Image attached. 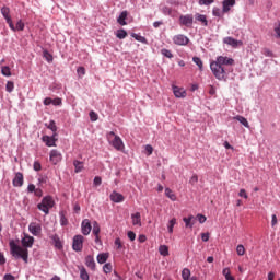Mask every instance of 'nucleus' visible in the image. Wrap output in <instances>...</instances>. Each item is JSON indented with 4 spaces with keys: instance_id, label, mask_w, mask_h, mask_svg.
Segmentation results:
<instances>
[{
    "instance_id": "f257e3e1",
    "label": "nucleus",
    "mask_w": 280,
    "mask_h": 280,
    "mask_svg": "<svg viewBox=\"0 0 280 280\" xmlns=\"http://www.w3.org/2000/svg\"><path fill=\"white\" fill-rule=\"evenodd\" d=\"M233 65H235V59L219 56L214 61L210 63V69L217 80H226L229 74L233 71V68H231Z\"/></svg>"
},
{
    "instance_id": "f03ea898",
    "label": "nucleus",
    "mask_w": 280,
    "mask_h": 280,
    "mask_svg": "<svg viewBox=\"0 0 280 280\" xmlns=\"http://www.w3.org/2000/svg\"><path fill=\"white\" fill-rule=\"evenodd\" d=\"M9 246L11 248V255L13 257H20L21 259H23V261L25 264H27V257H28L27 248H23V247L16 245V243H14V241H11L9 243Z\"/></svg>"
},
{
    "instance_id": "7ed1b4c3",
    "label": "nucleus",
    "mask_w": 280,
    "mask_h": 280,
    "mask_svg": "<svg viewBox=\"0 0 280 280\" xmlns=\"http://www.w3.org/2000/svg\"><path fill=\"white\" fill-rule=\"evenodd\" d=\"M55 205L56 202L54 201V198L51 196H46L42 199L40 203L37 205V209L43 211L45 215H49V209H54Z\"/></svg>"
},
{
    "instance_id": "20e7f679",
    "label": "nucleus",
    "mask_w": 280,
    "mask_h": 280,
    "mask_svg": "<svg viewBox=\"0 0 280 280\" xmlns=\"http://www.w3.org/2000/svg\"><path fill=\"white\" fill-rule=\"evenodd\" d=\"M84 246V236L75 235L72 242V248L75 253H80Z\"/></svg>"
},
{
    "instance_id": "39448f33",
    "label": "nucleus",
    "mask_w": 280,
    "mask_h": 280,
    "mask_svg": "<svg viewBox=\"0 0 280 280\" xmlns=\"http://www.w3.org/2000/svg\"><path fill=\"white\" fill-rule=\"evenodd\" d=\"M109 137H114V140L112 141V145L113 148H115V150H118V151L124 150V140H121L119 136L115 135V131H110Z\"/></svg>"
},
{
    "instance_id": "423d86ee",
    "label": "nucleus",
    "mask_w": 280,
    "mask_h": 280,
    "mask_svg": "<svg viewBox=\"0 0 280 280\" xmlns=\"http://www.w3.org/2000/svg\"><path fill=\"white\" fill-rule=\"evenodd\" d=\"M1 14L5 19L10 30H15L14 28V23L12 22V16L10 15V8L2 7L1 8Z\"/></svg>"
},
{
    "instance_id": "0eeeda50",
    "label": "nucleus",
    "mask_w": 280,
    "mask_h": 280,
    "mask_svg": "<svg viewBox=\"0 0 280 280\" xmlns=\"http://www.w3.org/2000/svg\"><path fill=\"white\" fill-rule=\"evenodd\" d=\"M49 161L52 163V165H58L60 161H62V153H60L58 150L54 149L50 151L49 154Z\"/></svg>"
},
{
    "instance_id": "6e6552de",
    "label": "nucleus",
    "mask_w": 280,
    "mask_h": 280,
    "mask_svg": "<svg viewBox=\"0 0 280 280\" xmlns=\"http://www.w3.org/2000/svg\"><path fill=\"white\" fill-rule=\"evenodd\" d=\"M28 231L34 235L35 237H38L40 233H43V226L39 223L31 222L28 225Z\"/></svg>"
},
{
    "instance_id": "1a4fd4ad",
    "label": "nucleus",
    "mask_w": 280,
    "mask_h": 280,
    "mask_svg": "<svg viewBox=\"0 0 280 280\" xmlns=\"http://www.w3.org/2000/svg\"><path fill=\"white\" fill-rule=\"evenodd\" d=\"M174 45L185 46L189 45V38L183 34L175 35L173 37Z\"/></svg>"
},
{
    "instance_id": "9d476101",
    "label": "nucleus",
    "mask_w": 280,
    "mask_h": 280,
    "mask_svg": "<svg viewBox=\"0 0 280 280\" xmlns=\"http://www.w3.org/2000/svg\"><path fill=\"white\" fill-rule=\"evenodd\" d=\"M179 23L185 27H191V25H194V15H190V14L182 15L179 18Z\"/></svg>"
},
{
    "instance_id": "9b49d317",
    "label": "nucleus",
    "mask_w": 280,
    "mask_h": 280,
    "mask_svg": "<svg viewBox=\"0 0 280 280\" xmlns=\"http://www.w3.org/2000/svg\"><path fill=\"white\" fill-rule=\"evenodd\" d=\"M223 43L225 45H230V47H233L234 49H236V47H242L244 45V43L242 40H237L233 37H225L223 39Z\"/></svg>"
},
{
    "instance_id": "f8f14e48",
    "label": "nucleus",
    "mask_w": 280,
    "mask_h": 280,
    "mask_svg": "<svg viewBox=\"0 0 280 280\" xmlns=\"http://www.w3.org/2000/svg\"><path fill=\"white\" fill-rule=\"evenodd\" d=\"M56 136L57 133H54L51 137L43 136L42 140L48 148H56V141H58V139H56Z\"/></svg>"
},
{
    "instance_id": "ddd939ff",
    "label": "nucleus",
    "mask_w": 280,
    "mask_h": 280,
    "mask_svg": "<svg viewBox=\"0 0 280 280\" xmlns=\"http://www.w3.org/2000/svg\"><path fill=\"white\" fill-rule=\"evenodd\" d=\"M93 226L91 225V221L89 219H84L81 223V231L84 235H90Z\"/></svg>"
},
{
    "instance_id": "4468645a",
    "label": "nucleus",
    "mask_w": 280,
    "mask_h": 280,
    "mask_svg": "<svg viewBox=\"0 0 280 280\" xmlns=\"http://www.w3.org/2000/svg\"><path fill=\"white\" fill-rule=\"evenodd\" d=\"M22 246L24 248H32V246H34V237L30 234H25L22 238Z\"/></svg>"
},
{
    "instance_id": "2eb2a0df",
    "label": "nucleus",
    "mask_w": 280,
    "mask_h": 280,
    "mask_svg": "<svg viewBox=\"0 0 280 280\" xmlns=\"http://www.w3.org/2000/svg\"><path fill=\"white\" fill-rule=\"evenodd\" d=\"M235 5V0H223L222 2V12L226 14L231 12V9Z\"/></svg>"
},
{
    "instance_id": "dca6fc26",
    "label": "nucleus",
    "mask_w": 280,
    "mask_h": 280,
    "mask_svg": "<svg viewBox=\"0 0 280 280\" xmlns=\"http://www.w3.org/2000/svg\"><path fill=\"white\" fill-rule=\"evenodd\" d=\"M112 202H116V203H119V202H124L125 198H124V195H121L120 192H117V191H113L109 196Z\"/></svg>"
},
{
    "instance_id": "f3484780",
    "label": "nucleus",
    "mask_w": 280,
    "mask_h": 280,
    "mask_svg": "<svg viewBox=\"0 0 280 280\" xmlns=\"http://www.w3.org/2000/svg\"><path fill=\"white\" fill-rule=\"evenodd\" d=\"M13 187H23V173L19 172L13 178Z\"/></svg>"
},
{
    "instance_id": "a211bd4d",
    "label": "nucleus",
    "mask_w": 280,
    "mask_h": 280,
    "mask_svg": "<svg viewBox=\"0 0 280 280\" xmlns=\"http://www.w3.org/2000/svg\"><path fill=\"white\" fill-rule=\"evenodd\" d=\"M175 97H187V92L183 88L173 86Z\"/></svg>"
},
{
    "instance_id": "6ab92c4d",
    "label": "nucleus",
    "mask_w": 280,
    "mask_h": 280,
    "mask_svg": "<svg viewBox=\"0 0 280 280\" xmlns=\"http://www.w3.org/2000/svg\"><path fill=\"white\" fill-rule=\"evenodd\" d=\"M183 221L185 222L187 229H194V224H196V218L194 215L184 218Z\"/></svg>"
},
{
    "instance_id": "aec40b11",
    "label": "nucleus",
    "mask_w": 280,
    "mask_h": 280,
    "mask_svg": "<svg viewBox=\"0 0 280 280\" xmlns=\"http://www.w3.org/2000/svg\"><path fill=\"white\" fill-rule=\"evenodd\" d=\"M85 265L90 270H95V258L92 255L85 257Z\"/></svg>"
},
{
    "instance_id": "412c9836",
    "label": "nucleus",
    "mask_w": 280,
    "mask_h": 280,
    "mask_svg": "<svg viewBox=\"0 0 280 280\" xmlns=\"http://www.w3.org/2000/svg\"><path fill=\"white\" fill-rule=\"evenodd\" d=\"M131 220L133 226H141V213L136 212L135 214H131Z\"/></svg>"
},
{
    "instance_id": "4be33fe9",
    "label": "nucleus",
    "mask_w": 280,
    "mask_h": 280,
    "mask_svg": "<svg viewBox=\"0 0 280 280\" xmlns=\"http://www.w3.org/2000/svg\"><path fill=\"white\" fill-rule=\"evenodd\" d=\"M126 19H128V11H122L117 19V23H119V25H127Z\"/></svg>"
},
{
    "instance_id": "5701e85b",
    "label": "nucleus",
    "mask_w": 280,
    "mask_h": 280,
    "mask_svg": "<svg viewBox=\"0 0 280 280\" xmlns=\"http://www.w3.org/2000/svg\"><path fill=\"white\" fill-rule=\"evenodd\" d=\"M73 165H74V172L75 174H80V172H82V170H84V163L80 162L78 160L73 161Z\"/></svg>"
},
{
    "instance_id": "b1692460",
    "label": "nucleus",
    "mask_w": 280,
    "mask_h": 280,
    "mask_svg": "<svg viewBox=\"0 0 280 280\" xmlns=\"http://www.w3.org/2000/svg\"><path fill=\"white\" fill-rule=\"evenodd\" d=\"M234 119L236 121H240V124H242V126H244L245 128H250V125L248 124V120L244 117V116H235Z\"/></svg>"
},
{
    "instance_id": "393cba45",
    "label": "nucleus",
    "mask_w": 280,
    "mask_h": 280,
    "mask_svg": "<svg viewBox=\"0 0 280 280\" xmlns=\"http://www.w3.org/2000/svg\"><path fill=\"white\" fill-rule=\"evenodd\" d=\"M96 259L98 264H106V261H108V254L101 253L97 255Z\"/></svg>"
},
{
    "instance_id": "a878e982",
    "label": "nucleus",
    "mask_w": 280,
    "mask_h": 280,
    "mask_svg": "<svg viewBox=\"0 0 280 280\" xmlns=\"http://www.w3.org/2000/svg\"><path fill=\"white\" fill-rule=\"evenodd\" d=\"M159 253L160 255H162L163 257H167V255H170V247H167V245H161L159 247Z\"/></svg>"
},
{
    "instance_id": "bb28decb",
    "label": "nucleus",
    "mask_w": 280,
    "mask_h": 280,
    "mask_svg": "<svg viewBox=\"0 0 280 280\" xmlns=\"http://www.w3.org/2000/svg\"><path fill=\"white\" fill-rule=\"evenodd\" d=\"M165 196H166V198H170V200H172L173 202H176V194H174V191L172 189L166 188Z\"/></svg>"
},
{
    "instance_id": "cd10ccee",
    "label": "nucleus",
    "mask_w": 280,
    "mask_h": 280,
    "mask_svg": "<svg viewBox=\"0 0 280 280\" xmlns=\"http://www.w3.org/2000/svg\"><path fill=\"white\" fill-rule=\"evenodd\" d=\"M23 30H25V23H23V21L20 20L15 24L14 30H12V32H23Z\"/></svg>"
},
{
    "instance_id": "c85d7f7f",
    "label": "nucleus",
    "mask_w": 280,
    "mask_h": 280,
    "mask_svg": "<svg viewBox=\"0 0 280 280\" xmlns=\"http://www.w3.org/2000/svg\"><path fill=\"white\" fill-rule=\"evenodd\" d=\"M223 277H225V280H235V277L231 276V269L224 268L222 271Z\"/></svg>"
},
{
    "instance_id": "c756f323",
    "label": "nucleus",
    "mask_w": 280,
    "mask_h": 280,
    "mask_svg": "<svg viewBox=\"0 0 280 280\" xmlns=\"http://www.w3.org/2000/svg\"><path fill=\"white\" fill-rule=\"evenodd\" d=\"M126 36H128V33L124 28L118 30L116 33V38H119V40H124Z\"/></svg>"
},
{
    "instance_id": "7c9ffc66",
    "label": "nucleus",
    "mask_w": 280,
    "mask_h": 280,
    "mask_svg": "<svg viewBox=\"0 0 280 280\" xmlns=\"http://www.w3.org/2000/svg\"><path fill=\"white\" fill-rule=\"evenodd\" d=\"M1 73L5 78H10V75H12V71L10 70V67H8V66H2L1 67Z\"/></svg>"
},
{
    "instance_id": "2f4dec72",
    "label": "nucleus",
    "mask_w": 280,
    "mask_h": 280,
    "mask_svg": "<svg viewBox=\"0 0 280 280\" xmlns=\"http://www.w3.org/2000/svg\"><path fill=\"white\" fill-rule=\"evenodd\" d=\"M80 279L82 280H90L89 272L86 271V268L82 267L80 269Z\"/></svg>"
},
{
    "instance_id": "473e14b6",
    "label": "nucleus",
    "mask_w": 280,
    "mask_h": 280,
    "mask_svg": "<svg viewBox=\"0 0 280 280\" xmlns=\"http://www.w3.org/2000/svg\"><path fill=\"white\" fill-rule=\"evenodd\" d=\"M174 226H176V218H173L168 221V225H167V229H168V233H174Z\"/></svg>"
},
{
    "instance_id": "72a5a7b5",
    "label": "nucleus",
    "mask_w": 280,
    "mask_h": 280,
    "mask_svg": "<svg viewBox=\"0 0 280 280\" xmlns=\"http://www.w3.org/2000/svg\"><path fill=\"white\" fill-rule=\"evenodd\" d=\"M132 38H135V40H138V43H143L145 45V43H148V39H145V37L138 35L136 33L131 34Z\"/></svg>"
},
{
    "instance_id": "f704fd0d",
    "label": "nucleus",
    "mask_w": 280,
    "mask_h": 280,
    "mask_svg": "<svg viewBox=\"0 0 280 280\" xmlns=\"http://www.w3.org/2000/svg\"><path fill=\"white\" fill-rule=\"evenodd\" d=\"M50 238L55 242L56 248H62V243L60 242L58 235H51Z\"/></svg>"
},
{
    "instance_id": "c9c22d12",
    "label": "nucleus",
    "mask_w": 280,
    "mask_h": 280,
    "mask_svg": "<svg viewBox=\"0 0 280 280\" xmlns=\"http://www.w3.org/2000/svg\"><path fill=\"white\" fill-rule=\"evenodd\" d=\"M103 272L105 275H110L113 272V265L110 262H107L103 266Z\"/></svg>"
},
{
    "instance_id": "e433bc0d",
    "label": "nucleus",
    "mask_w": 280,
    "mask_h": 280,
    "mask_svg": "<svg viewBox=\"0 0 280 280\" xmlns=\"http://www.w3.org/2000/svg\"><path fill=\"white\" fill-rule=\"evenodd\" d=\"M190 277H191V271L188 268L183 269L182 278L184 280H189Z\"/></svg>"
},
{
    "instance_id": "4c0bfd02",
    "label": "nucleus",
    "mask_w": 280,
    "mask_h": 280,
    "mask_svg": "<svg viewBox=\"0 0 280 280\" xmlns=\"http://www.w3.org/2000/svg\"><path fill=\"white\" fill-rule=\"evenodd\" d=\"M161 54H162V56H164L165 58H170V59L174 58V54H172V50H168V49H166V48H163V49L161 50Z\"/></svg>"
},
{
    "instance_id": "58836bf2",
    "label": "nucleus",
    "mask_w": 280,
    "mask_h": 280,
    "mask_svg": "<svg viewBox=\"0 0 280 280\" xmlns=\"http://www.w3.org/2000/svg\"><path fill=\"white\" fill-rule=\"evenodd\" d=\"M192 61L195 62V65H197V67H199V71H202L203 69L202 59H200L199 57H194Z\"/></svg>"
},
{
    "instance_id": "ea45409f",
    "label": "nucleus",
    "mask_w": 280,
    "mask_h": 280,
    "mask_svg": "<svg viewBox=\"0 0 280 280\" xmlns=\"http://www.w3.org/2000/svg\"><path fill=\"white\" fill-rule=\"evenodd\" d=\"M43 56H44L45 60H47V62H54V56L51 54H49V51L44 50Z\"/></svg>"
},
{
    "instance_id": "a19ab883",
    "label": "nucleus",
    "mask_w": 280,
    "mask_h": 280,
    "mask_svg": "<svg viewBox=\"0 0 280 280\" xmlns=\"http://www.w3.org/2000/svg\"><path fill=\"white\" fill-rule=\"evenodd\" d=\"M60 224L61 226H67V224H69V220L65 215V212H60Z\"/></svg>"
},
{
    "instance_id": "79ce46f5",
    "label": "nucleus",
    "mask_w": 280,
    "mask_h": 280,
    "mask_svg": "<svg viewBox=\"0 0 280 280\" xmlns=\"http://www.w3.org/2000/svg\"><path fill=\"white\" fill-rule=\"evenodd\" d=\"M100 231H101L100 223H97V221H94L93 222V231H92L93 235H100Z\"/></svg>"
},
{
    "instance_id": "37998d69",
    "label": "nucleus",
    "mask_w": 280,
    "mask_h": 280,
    "mask_svg": "<svg viewBox=\"0 0 280 280\" xmlns=\"http://www.w3.org/2000/svg\"><path fill=\"white\" fill-rule=\"evenodd\" d=\"M236 253L240 257H243V255L246 254V248H244V245H237Z\"/></svg>"
},
{
    "instance_id": "c03bdc74",
    "label": "nucleus",
    "mask_w": 280,
    "mask_h": 280,
    "mask_svg": "<svg viewBox=\"0 0 280 280\" xmlns=\"http://www.w3.org/2000/svg\"><path fill=\"white\" fill-rule=\"evenodd\" d=\"M47 128L49 130H51L52 132H55V135H56V131L58 130V127L56 126V121L55 120H50L48 126H47Z\"/></svg>"
},
{
    "instance_id": "a18cd8bd",
    "label": "nucleus",
    "mask_w": 280,
    "mask_h": 280,
    "mask_svg": "<svg viewBox=\"0 0 280 280\" xmlns=\"http://www.w3.org/2000/svg\"><path fill=\"white\" fill-rule=\"evenodd\" d=\"M116 246V250H121L124 248V244L121 243V238L117 237L114 242Z\"/></svg>"
},
{
    "instance_id": "49530a36",
    "label": "nucleus",
    "mask_w": 280,
    "mask_h": 280,
    "mask_svg": "<svg viewBox=\"0 0 280 280\" xmlns=\"http://www.w3.org/2000/svg\"><path fill=\"white\" fill-rule=\"evenodd\" d=\"M5 90L8 93H12V91H14V82L8 81L5 85Z\"/></svg>"
},
{
    "instance_id": "de8ad7c7",
    "label": "nucleus",
    "mask_w": 280,
    "mask_h": 280,
    "mask_svg": "<svg viewBox=\"0 0 280 280\" xmlns=\"http://www.w3.org/2000/svg\"><path fill=\"white\" fill-rule=\"evenodd\" d=\"M200 23H203V25L207 27L208 22H207V16L202 14H198L196 18Z\"/></svg>"
},
{
    "instance_id": "09e8293b",
    "label": "nucleus",
    "mask_w": 280,
    "mask_h": 280,
    "mask_svg": "<svg viewBox=\"0 0 280 280\" xmlns=\"http://www.w3.org/2000/svg\"><path fill=\"white\" fill-rule=\"evenodd\" d=\"M212 14L213 16H222V10H220V8L214 7L212 10Z\"/></svg>"
},
{
    "instance_id": "8fccbe9b",
    "label": "nucleus",
    "mask_w": 280,
    "mask_h": 280,
    "mask_svg": "<svg viewBox=\"0 0 280 280\" xmlns=\"http://www.w3.org/2000/svg\"><path fill=\"white\" fill-rule=\"evenodd\" d=\"M273 32L277 35V38H280V22H278L275 27H273Z\"/></svg>"
},
{
    "instance_id": "3c124183",
    "label": "nucleus",
    "mask_w": 280,
    "mask_h": 280,
    "mask_svg": "<svg viewBox=\"0 0 280 280\" xmlns=\"http://www.w3.org/2000/svg\"><path fill=\"white\" fill-rule=\"evenodd\" d=\"M240 198H245V200H248V194L246 192V189H241L238 192Z\"/></svg>"
},
{
    "instance_id": "603ef678",
    "label": "nucleus",
    "mask_w": 280,
    "mask_h": 280,
    "mask_svg": "<svg viewBox=\"0 0 280 280\" xmlns=\"http://www.w3.org/2000/svg\"><path fill=\"white\" fill-rule=\"evenodd\" d=\"M127 237L131 241V242H135V240H137V234H135V232L132 231H129L127 233Z\"/></svg>"
},
{
    "instance_id": "864d4df0",
    "label": "nucleus",
    "mask_w": 280,
    "mask_h": 280,
    "mask_svg": "<svg viewBox=\"0 0 280 280\" xmlns=\"http://www.w3.org/2000/svg\"><path fill=\"white\" fill-rule=\"evenodd\" d=\"M51 104L54 106H61L62 105V98H60V97L54 98Z\"/></svg>"
},
{
    "instance_id": "5fc2aeb1",
    "label": "nucleus",
    "mask_w": 280,
    "mask_h": 280,
    "mask_svg": "<svg viewBox=\"0 0 280 280\" xmlns=\"http://www.w3.org/2000/svg\"><path fill=\"white\" fill-rule=\"evenodd\" d=\"M77 73L78 75H86V69L84 67H79Z\"/></svg>"
},
{
    "instance_id": "6e6d98bb",
    "label": "nucleus",
    "mask_w": 280,
    "mask_h": 280,
    "mask_svg": "<svg viewBox=\"0 0 280 280\" xmlns=\"http://www.w3.org/2000/svg\"><path fill=\"white\" fill-rule=\"evenodd\" d=\"M197 220L200 224H205V222H207V217L202 214H197Z\"/></svg>"
},
{
    "instance_id": "4d7b16f0",
    "label": "nucleus",
    "mask_w": 280,
    "mask_h": 280,
    "mask_svg": "<svg viewBox=\"0 0 280 280\" xmlns=\"http://www.w3.org/2000/svg\"><path fill=\"white\" fill-rule=\"evenodd\" d=\"M90 119H91V121H97V119H98V116H97V113H95V112H90Z\"/></svg>"
},
{
    "instance_id": "13d9d810",
    "label": "nucleus",
    "mask_w": 280,
    "mask_h": 280,
    "mask_svg": "<svg viewBox=\"0 0 280 280\" xmlns=\"http://www.w3.org/2000/svg\"><path fill=\"white\" fill-rule=\"evenodd\" d=\"M213 0H199V5H211Z\"/></svg>"
},
{
    "instance_id": "bf43d9fd",
    "label": "nucleus",
    "mask_w": 280,
    "mask_h": 280,
    "mask_svg": "<svg viewBox=\"0 0 280 280\" xmlns=\"http://www.w3.org/2000/svg\"><path fill=\"white\" fill-rule=\"evenodd\" d=\"M145 151L148 152V156H150L154 152V148H152V145H150V144H147Z\"/></svg>"
},
{
    "instance_id": "052dcab7",
    "label": "nucleus",
    "mask_w": 280,
    "mask_h": 280,
    "mask_svg": "<svg viewBox=\"0 0 280 280\" xmlns=\"http://www.w3.org/2000/svg\"><path fill=\"white\" fill-rule=\"evenodd\" d=\"M33 167H34L35 172H40V170H43L39 162H34Z\"/></svg>"
},
{
    "instance_id": "680f3d73",
    "label": "nucleus",
    "mask_w": 280,
    "mask_h": 280,
    "mask_svg": "<svg viewBox=\"0 0 280 280\" xmlns=\"http://www.w3.org/2000/svg\"><path fill=\"white\" fill-rule=\"evenodd\" d=\"M94 185H95L96 187H100V185H102V177L96 176V177L94 178Z\"/></svg>"
},
{
    "instance_id": "e2e57ef3",
    "label": "nucleus",
    "mask_w": 280,
    "mask_h": 280,
    "mask_svg": "<svg viewBox=\"0 0 280 280\" xmlns=\"http://www.w3.org/2000/svg\"><path fill=\"white\" fill-rule=\"evenodd\" d=\"M278 224V220H277V214H272L271 217V226H277Z\"/></svg>"
},
{
    "instance_id": "0e129e2a",
    "label": "nucleus",
    "mask_w": 280,
    "mask_h": 280,
    "mask_svg": "<svg viewBox=\"0 0 280 280\" xmlns=\"http://www.w3.org/2000/svg\"><path fill=\"white\" fill-rule=\"evenodd\" d=\"M27 191L30 194H33V191L35 192L36 191V185L30 184L28 187H27Z\"/></svg>"
},
{
    "instance_id": "69168bd1",
    "label": "nucleus",
    "mask_w": 280,
    "mask_h": 280,
    "mask_svg": "<svg viewBox=\"0 0 280 280\" xmlns=\"http://www.w3.org/2000/svg\"><path fill=\"white\" fill-rule=\"evenodd\" d=\"M189 183L190 185H196V183H198V175H192Z\"/></svg>"
},
{
    "instance_id": "338daca9",
    "label": "nucleus",
    "mask_w": 280,
    "mask_h": 280,
    "mask_svg": "<svg viewBox=\"0 0 280 280\" xmlns=\"http://www.w3.org/2000/svg\"><path fill=\"white\" fill-rule=\"evenodd\" d=\"M209 237H210V234H209V233H202V234H201V240H202V242H209Z\"/></svg>"
},
{
    "instance_id": "774afa93",
    "label": "nucleus",
    "mask_w": 280,
    "mask_h": 280,
    "mask_svg": "<svg viewBox=\"0 0 280 280\" xmlns=\"http://www.w3.org/2000/svg\"><path fill=\"white\" fill-rule=\"evenodd\" d=\"M4 280H15L14 276H12L11 273H7L4 275Z\"/></svg>"
}]
</instances>
